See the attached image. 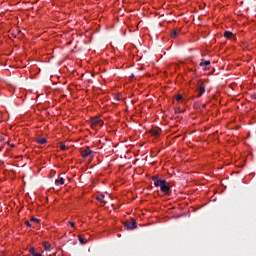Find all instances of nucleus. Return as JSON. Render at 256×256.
<instances>
[{
    "label": "nucleus",
    "mask_w": 256,
    "mask_h": 256,
    "mask_svg": "<svg viewBox=\"0 0 256 256\" xmlns=\"http://www.w3.org/2000/svg\"><path fill=\"white\" fill-rule=\"evenodd\" d=\"M211 65V61L209 60H201L199 66L200 67H205V71H209V69H211V67H209Z\"/></svg>",
    "instance_id": "nucleus-5"
},
{
    "label": "nucleus",
    "mask_w": 256,
    "mask_h": 256,
    "mask_svg": "<svg viewBox=\"0 0 256 256\" xmlns=\"http://www.w3.org/2000/svg\"><path fill=\"white\" fill-rule=\"evenodd\" d=\"M176 101H183V96L181 94H178L176 96Z\"/></svg>",
    "instance_id": "nucleus-17"
},
{
    "label": "nucleus",
    "mask_w": 256,
    "mask_h": 256,
    "mask_svg": "<svg viewBox=\"0 0 256 256\" xmlns=\"http://www.w3.org/2000/svg\"><path fill=\"white\" fill-rule=\"evenodd\" d=\"M25 225H26L27 227H33V225L31 224L30 221H26V222H25Z\"/></svg>",
    "instance_id": "nucleus-19"
},
{
    "label": "nucleus",
    "mask_w": 256,
    "mask_h": 256,
    "mask_svg": "<svg viewBox=\"0 0 256 256\" xmlns=\"http://www.w3.org/2000/svg\"><path fill=\"white\" fill-rule=\"evenodd\" d=\"M69 223V225H71V227H75V223H73V222H68Z\"/></svg>",
    "instance_id": "nucleus-20"
},
{
    "label": "nucleus",
    "mask_w": 256,
    "mask_h": 256,
    "mask_svg": "<svg viewBox=\"0 0 256 256\" xmlns=\"http://www.w3.org/2000/svg\"><path fill=\"white\" fill-rule=\"evenodd\" d=\"M56 185H65V179L59 178L55 180Z\"/></svg>",
    "instance_id": "nucleus-11"
},
{
    "label": "nucleus",
    "mask_w": 256,
    "mask_h": 256,
    "mask_svg": "<svg viewBox=\"0 0 256 256\" xmlns=\"http://www.w3.org/2000/svg\"><path fill=\"white\" fill-rule=\"evenodd\" d=\"M151 135H153V137H159V130H151Z\"/></svg>",
    "instance_id": "nucleus-14"
},
{
    "label": "nucleus",
    "mask_w": 256,
    "mask_h": 256,
    "mask_svg": "<svg viewBox=\"0 0 256 256\" xmlns=\"http://www.w3.org/2000/svg\"><path fill=\"white\" fill-rule=\"evenodd\" d=\"M38 145H45V143H47V139L46 138H40L37 140Z\"/></svg>",
    "instance_id": "nucleus-12"
},
{
    "label": "nucleus",
    "mask_w": 256,
    "mask_h": 256,
    "mask_svg": "<svg viewBox=\"0 0 256 256\" xmlns=\"http://www.w3.org/2000/svg\"><path fill=\"white\" fill-rule=\"evenodd\" d=\"M10 147H15V144H10Z\"/></svg>",
    "instance_id": "nucleus-22"
},
{
    "label": "nucleus",
    "mask_w": 256,
    "mask_h": 256,
    "mask_svg": "<svg viewBox=\"0 0 256 256\" xmlns=\"http://www.w3.org/2000/svg\"><path fill=\"white\" fill-rule=\"evenodd\" d=\"M79 242L81 243V245H85V237L83 236H78Z\"/></svg>",
    "instance_id": "nucleus-15"
},
{
    "label": "nucleus",
    "mask_w": 256,
    "mask_h": 256,
    "mask_svg": "<svg viewBox=\"0 0 256 256\" xmlns=\"http://www.w3.org/2000/svg\"><path fill=\"white\" fill-rule=\"evenodd\" d=\"M81 155L83 157V159H87V157H95V152H93V150H91V148L87 147L85 150L81 151Z\"/></svg>",
    "instance_id": "nucleus-3"
},
{
    "label": "nucleus",
    "mask_w": 256,
    "mask_h": 256,
    "mask_svg": "<svg viewBox=\"0 0 256 256\" xmlns=\"http://www.w3.org/2000/svg\"><path fill=\"white\" fill-rule=\"evenodd\" d=\"M124 225L126 229H129V230L137 229V221H135V219L126 221Z\"/></svg>",
    "instance_id": "nucleus-4"
},
{
    "label": "nucleus",
    "mask_w": 256,
    "mask_h": 256,
    "mask_svg": "<svg viewBox=\"0 0 256 256\" xmlns=\"http://www.w3.org/2000/svg\"><path fill=\"white\" fill-rule=\"evenodd\" d=\"M152 180L154 181L155 187H160L161 193L164 195H171V187L167 185L166 180H161L157 176H153Z\"/></svg>",
    "instance_id": "nucleus-1"
},
{
    "label": "nucleus",
    "mask_w": 256,
    "mask_h": 256,
    "mask_svg": "<svg viewBox=\"0 0 256 256\" xmlns=\"http://www.w3.org/2000/svg\"><path fill=\"white\" fill-rule=\"evenodd\" d=\"M67 150V146H65V144L60 145V151H66Z\"/></svg>",
    "instance_id": "nucleus-18"
},
{
    "label": "nucleus",
    "mask_w": 256,
    "mask_h": 256,
    "mask_svg": "<svg viewBox=\"0 0 256 256\" xmlns=\"http://www.w3.org/2000/svg\"><path fill=\"white\" fill-rule=\"evenodd\" d=\"M205 94V86H203V83H200L198 89H197V95L196 97H201Z\"/></svg>",
    "instance_id": "nucleus-6"
},
{
    "label": "nucleus",
    "mask_w": 256,
    "mask_h": 256,
    "mask_svg": "<svg viewBox=\"0 0 256 256\" xmlns=\"http://www.w3.org/2000/svg\"><path fill=\"white\" fill-rule=\"evenodd\" d=\"M29 253H30V255H32V256H43L41 253L35 252V248H33V247H31V248L29 249Z\"/></svg>",
    "instance_id": "nucleus-7"
},
{
    "label": "nucleus",
    "mask_w": 256,
    "mask_h": 256,
    "mask_svg": "<svg viewBox=\"0 0 256 256\" xmlns=\"http://www.w3.org/2000/svg\"><path fill=\"white\" fill-rule=\"evenodd\" d=\"M39 222H40V220L37 219V218H31L30 219V223H39Z\"/></svg>",
    "instance_id": "nucleus-16"
},
{
    "label": "nucleus",
    "mask_w": 256,
    "mask_h": 256,
    "mask_svg": "<svg viewBox=\"0 0 256 256\" xmlns=\"http://www.w3.org/2000/svg\"><path fill=\"white\" fill-rule=\"evenodd\" d=\"M18 35H21V30H20V31H18Z\"/></svg>",
    "instance_id": "nucleus-23"
},
{
    "label": "nucleus",
    "mask_w": 256,
    "mask_h": 256,
    "mask_svg": "<svg viewBox=\"0 0 256 256\" xmlns=\"http://www.w3.org/2000/svg\"><path fill=\"white\" fill-rule=\"evenodd\" d=\"M252 99H256V94H253V95H252Z\"/></svg>",
    "instance_id": "nucleus-21"
},
{
    "label": "nucleus",
    "mask_w": 256,
    "mask_h": 256,
    "mask_svg": "<svg viewBox=\"0 0 256 256\" xmlns=\"http://www.w3.org/2000/svg\"><path fill=\"white\" fill-rule=\"evenodd\" d=\"M2 148H0V151H1Z\"/></svg>",
    "instance_id": "nucleus-24"
},
{
    "label": "nucleus",
    "mask_w": 256,
    "mask_h": 256,
    "mask_svg": "<svg viewBox=\"0 0 256 256\" xmlns=\"http://www.w3.org/2000/svg\"><path fill=\"white\" fill-rule=\"evenodd\" d=\"M224 37H225L226 39H231V38L233 37V32H231V31H225V32H224Z\"/></svg>",
    "instance_id": "nucleus-8"
},
{
    "label": "nucleus",
    "mask_w": 256,
    "mask_h": 256,
    "mask_svg": "<svg viewBox=\"0 0 256 256\" xmlns=\"http://www.w3.org/2000/svg\"><path fill=\"white\" fill-rule=\"evenodd\" d=\"M170 35H171L172 39H177V35H179V31L172 30Z\"/></svg>",
    "instance_id": "nucleus-10"
},
{
    "label": "nucleus",
    "mask_w": 256,
    "mask_h": 256,
    "mask_svg": "<svg viewBox=\"0 0 256 256\" xmlns=\"http://www.w3.org/2000/svg\"><path fill=\"white\" fill-rule=\"evenodd\" d=\"M96 199L97 201H102V203H107V201H103V199H105V194H100Z\"/></svg>",
    "instance_id": "nucleus-13"
},
{
    "label": "nucleus",
    "mask_w": 256,
    "mask_h": 256,
    "mask_svg": "<svg viewBox=\"0 0 256 256\" xmlns=\"http://www.w3.org/2000/svg\"><path fill=\"white\" fill-rule=\"evenodd\" d=\"M43 247L45 251H51V244L49 242H44Z\"/></svg>",
    "instance_id": "nucleus-9"
},
{
    "label": "nucleus",
    "mask_w": 256,
    "mask_h": 256,
    "mask_svg": "<svg viewBox=\"0 0 256 256\" xmlns=\"http://www.w3.org/2000/svg\"><path fill=\"white\" fill-rule=\"evenodd\" d=\"M90 125H91L92 129H95V127H97V126L103 127V119H101V117H99V116L91 118Z\"/></svg>",
    "instance_id": "nucleus-2"
}]
</instances>
